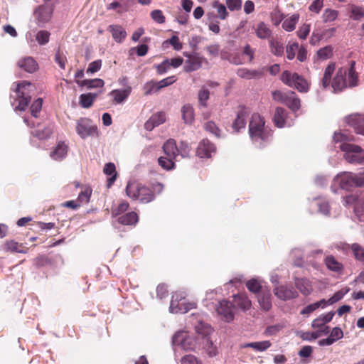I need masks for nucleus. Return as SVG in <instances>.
Returning <instances> with one entry per match:
<instances>
[{
    "label": "nucleus",
    "mask_w": 364,
    "mask_h": 364,
    "mask_svg": "<svg viewBox=\"0 0 364 364\" xmlns=\"http://www.w3.org/2000/svg\"><path fill=\"white\" fill-rule=\"evenodd\" d=\"M15 87L11 94V104L14 111H25L33 97L35 95L36 86L28 81L14 82Z\"/></svg>",
    "instance_id": "obj_1"
},
{
    "label": "nucleus",
    "mask_w": 364,
    "mask_h": 364,
    "mask_svg": "<svg viewBox=\"0 0 364 364\" xmlns=\"http://www.w3.org/2000/svg\"><path fill=\"white\" fill-rule=\"evenodd\" d=\"M355 62L351 60L348 66L340 68L331 81L333 92L337 93L358 85V75L355 70Z\"/></svg>",
    "instance_id": "obj_2"
},
{
    "label": "nucleus",
    "mask_w": 364,
    "mask_h": 364,
    "mask_svg": "<svg viewBox=\"0 0 364 364\" xmlns=\"http://www.w3.org/2000/svg\"><path fill=\"white\" fill-rule=\"evenodd\" d=\"M249 135L255 145L262 146L264 143L271 140L272 132L268 126H265L264 118L259 114L255 113L250 121Z\"/></svg>",
    "instance_id": "obj_3"
},
{
    "label": "nucleus",
    "mask_w": 364,
    "mask_h": 364,
    "mask_svg": "<svg viewBox=\"0 0 364 364\" xmlns=\"http://www.w3.org/2000/svg\"><path fill=\"white\" fill-rule=\"evenodd\" d=\"M126 193L130 198L138 200L143 203H149L154 199V195L151 189L136 182L127 183Z\"/></svg>",
    "instance_id": "obj_4"
},
{
    "label": "nucleus",
    "mask_w": 364,
    "mask_h": 364,
    "mask_svg": "<svg viewBox=\"0 0 364 364\" xmlns=\"http://www.w3.org/2000/svg\"><path fill=\"white\" fill-rule=\"evenodd\" d=\"M343 152L344 159L350 164H364V149L356 144L343 143L339 145Z\"/></svg>",
    "instance_id": "obj_5"
},
{
    "label": "nucleus",
    "mask_w": 364,
    "mask_h": 364,
    "mask_svg": "<svg viewBox=\"0 0 364 364\" xmlns=\"http://www.w3.org/2000/svg\"><path fill=\"white\" fill-rule=\"evenodd\" d=\"M184 292H176L171 296L169 311L172 314H186L189 310L195 309V302H188L186 300Z\"/></svg>",
    "instance_id": "obj_6"
},
{
    "label": "nucleus",
    "mask_w": 364,
    "mask_h": 364,
    "mask_svg": "<svg viewBox=\"0 0 364 364\" xmlns=\"http://www.w3.org/2000/svg\"><path fill=\"white\" fill-rule=\"evenodd\" d=\"M282 81L287 85L296 89L300 92H307L309 89L308 82L296 73L285 70L281 76Z\"/></svg>",
    "instance_id": "obj_7"
},
{
    "label": "nucleus",
    "mask_w": 364,
    "mask_h": 364,
    "mask_svg": "<svg viewBox=\"0 0 364 364\" xmlns=\"http://www.w3.org/2000/svg\"><path fill=\"white\" fill-rule=\"evenodd\" d=\"M172 343L184 350H194L197 344L196 338L183 331H178L173 336Z\"/></svg>",
    "instance_id": "obj_8"
},
{
    "label": "nucleus",
    "mask_w": 364,
    "mask_h": 364,
    "mask_svg": "<svg viewBox=\"0 0 364 364\" xmlns=\"http://www.w3.org/2000/svg\"><path fill=\"white\" fill-rule=\"evenodd\" d=\"M337 187L343 190H349L355 187L353 173L342 172L338 173L333 180V183L331 186V191L333 193H337Z\"/></svg>",
    "instance_id": "obj_9"
},
{
    "label": "nucleus",
    "mask_w": 364,
    "mask_h": 364,
    "mask_svg": "<svg viewBox=\"0 0 364 364\" xmlns=\"http://www.w3.org/2000/svg\"><path fill=\"white\" fill-rule=\"evenodd\" d=\"M97 128L85 117L80 118L76 122V132L82 138L86 139L97 134Z\"/></svg>",
    "instance_id": "obj_10"
},
{
    "label": "nucleus",
    "mask_w": 364,
    "mask_h": 364,
    "mask_svg": "<svg viewBox=\"0 0 364 364\" xmlns=\"http://www.w3.org/2000/svg\"><path fill=\"white\" fill-rule=\"evenodd\" d=\"M53 9L47 5L37 7L33 12V18L39 27H44L51 19Z\"/></svg>",
    "instance_id": "obj_11"
},
{
    "label": "nucleus",
    "mask_w": 364,
    "mask_h": 364,
    "mask_svg": "<svg viewBox=\"0 0 364 364\" xmlns=\"http://www.w3.org/2000/svg\"><path fill=\"white\" fill-rule=\"evenodd\" d=\"M273 121L278 128L289 127L294 124L293 119L289 117L288 112L282 107L276 108Z\"/></svg>",
    "instance_id": "obj_12"
},
{
    "label": "nucleus",
    "mask_w": 364,
    "mask_h": 364,
    "mask_svg": "<svg viewBox=\"0 0 364 364\" xmlns=\"http://www.w3.org/2000/svg\"><path fill=\"white\" fill-rule=\"evenodd\" d=\"M273 292L277 299L284 301L294 299L299 296L292 287L284 284L273 287Z\"/></svg>",
    "instance_id": "obj_13"
},
{
    "label": "nucleus",
    "mask_w": 364,
    "mask_h": 364,
    "mask_svg": "<svg viewBox=\"0 0 364 364\" xmlns=\"http://www.w3.org/2000/svg\"><path fill=\"white\" fill-rule=\"evenodd\" d=\"M234 305L227 301L222 300L216 306V311L218 314L223 316V319L227 322H230L234 319Z\"/></svg>",
    "instance_id": "obj_14"
},
{
    "label": "nucleus",
    "mask_w": 364,
    "mask_h": 364,
    "mask_svg": "<svg viewBox=\"0 0 364 364\" xmlns=\"http://www.w3.org/2000/svg\"><path fill=\"white\" fill-rule=\"evenodd\" d=\"M272 296L270 289L269 287H264L262 291L257 295V301L262 311H269L272 309Z\"/></svg>",
    "instance_id": "obj_15"
},
{
    "label": "nucleus",
    "mask_w": 364,
    "mask_h": 364,
    "mask_svg": "<svg viewBox=\"0 0 364 364\" xmlns=\"http://www.w3.org/2000/svg\"><path fill=\"white\" fill-rule=\"evenodd\" d=\"M216 151L215 146L208 139H203L196 150L197 156L200 158H210Z\"/></svg>",
    "instance_id": "obj_16"
},
{
    "label": "nucleus",
    "mask_w": 364,
    "mask_h": 364,
    "mask_svg": "<svg viewBox=\"0 0 364 364\" xmlns=\"http://www.w3.org/2000/svg\"><path fill=\"white\" fill-rule=\"evenodd\" d=\"M248 114V111L245 108L240 107L238 109L236 118L232 125L234 132H239L240 129L245 128Z\"/></svg>",
    "instance_id": "obj_17"
},
{
    "label": "nucleus",
    "mask_w": 364,
    "mask_h": 364,
    "mask_svg": "<svg viewBox=\"0 0 364 364\" xmlns=\"http://www.w3.org/2000/svg\"><path fill=\"white\" fill-rule=\"evenodd\" d=\"M323 263L327 269L336 274H341L344 269L343 263L332 255H326Z\"/></svg>",
    "instance_id": "obj_18"
},
{
    "label": "nucleus",
    "mask_w": 364,
    "mask_h": 364,
    "mask_svg": "<svg viewBox=\"0 0 364 364\" xmlns=\"http://www.w3.org/2000/svg\"><path fill=\"white\" fill-rule=\"evenodd\" d=\"M68 147L63 141H59L53 151L50 152V156L55 161H61L67 156Z\"/></svg>",
    "instance_id": "obj_19"
},
{
    "label": "nucleus",
    "mask_w": 364,
    "mask_h": 364,
    "mask_svg": "<svg viewBox=\"0 0 364 364\" xmlns=\"http://www.w3.org/2000/svg\"><path fill=\"white\" fill-rule=\"evenodd\" d=\"M234 306H237L238 309L243 311L249 310L252 306L251 300L246 294H238L233 297Z\"/></svg>",
    "instance_id": "obj_20"
},
{
    "label": "nucleus",
    "mask_w": 364,
    "mask_h": 364,
    "mask_svg": "<svg viewBox=\"0 0 364 364\" xmlns=\"http://www.w3.org/2000/svg\"><path fill=\"white\" fill-rule=\"evenodd\" d=\"M284 105L287 106L292 112H295L300 109L301 101L294 92L287 91V95Z\"/></svg>",
    "instance_id": "obj_21"
},
{
    "label": "nucleus",
    "mask_w": 364,
    "mask_h": 364,
    "mask_svg": "<svg viewBox=\"0 0 364 364\" xmlns=\"http://www.w3.org/2000/svg\"><path fill=\"white\" fill-rule=\"evenodd\" d=\"M294 284L299 291L304 296L309 295L313 290L311 282L306 278L295 277Z\"/></svg>",
    "instance_id": "obj_22"
},
{
    "label": "nucleus",
    "mask_w": 364,
    "mask_h": 364,
    "mask_svg": "<svg viewBox=\"0 0 364 364\" xmlns=\"http://www.w3.org/2000/svg\"><path fill=\"white\" fill-rule=\"evenodd\" d=\"M195 325V330L198 335V337L200 336L201 340H204L205 337H209L210 335L213 333L212 327L207 323H205L203 321L198 320ZM200 339V338H198Z\"/></svg>",
    "instance_id": "obj_23"
},
{
    "label": "nucleus",
    "mask_w": 364,
    "mask_h": 364,
    "mask_svg": "<svg viewBox=\"0 0 364 364\" xmlns=\"http://www.w3.org/2000/svg\"><path fill=\"white\" fill-rule=\"evenodd\" d=\"M107 30L112 33V38L117 43H122L127 37L125 29L120 25H110Z\"/></svg>",
    "instance_id": "obj_24"
},
{
    "label": "nucleus",
    "mask_w": 364,
    "mask_h": 364,
    "mask_svg": "<svg viewBox=\"0 0 364 364\" xmlns=\"http://www.w3.org/2000/svg\"><path fill=\"white\" fill-rule=\"evenodd\" d=\"M346 122L352 127L355 132L357 131L364 124V115L360 114H353L346 117Z\"/></svg>",
    "instance_id": "obj_25"
},
{
    "label": "nucleus",
    "mask_w": 364,
    "mask_h": 364,
    "mask_svg": "<svg viewBox=\"0 0 364 364\" xmlns=\"http://www.w3.org/2000/svg\"><path fill=\"white\" fill-rule=\"evenodd\" d=\"M308 200L311 203L314 202L316 203V205L318 206V213L323 215L324 216H330V205L326 199L320 198H309Z\"/></svg>",
    "instance_id": "obj_26"
},
{
    "label": "nucleus",
    "mask_w": 364,
    "mask_h": 364,
    "mask_svg": "<svg viewBox=\"0 0 364 364\" xmlns=\"http://www.w3.org/2000/svg\"><path fill=\"white\" fill-rule=\"evenodd\" d=\"M18 66L28 73H32L38 69V63L32 57H25L18 63Z\"/></svg>",
    "instance_id": "obj_27"
},
{
    "label": "nucleus",
    "mask_w": 364,
    "mask_h": 364,
    "mask_svg": "<svg viewBox=\"0 0 364 364\" xmlns=\"http://www.w3.org/2000/svg\"><path fill=\"white\" fill-rule=\"evenodd\" d=\"M163 150L168 157H172L175 161H178V146L174 139H170L167 140L163 146Z\"/></svg>",
    "instance_id": "obj_28"
},
{
    "label": "nucleus",
    "mask_w": 364,
    "mask_h": 364,
    "mask_svg": "<svg viewBox=\"0 0 364 364\" xmlns=\"http://www.w3.org/2000/svg\"><path fill=\"white\" fill-rule=\"evenodd\" d=\"M202 66V58L198 54L192 57L191 59H187L185 62L184 70L187 73H191L198 70Z\"/></svg>",
    "instance_id": "obj_29"
},
{
    "label": "nucleus",
    "mask_w": 364,
    "mask_h": 364,
    "mask_svg": "<svg viewBox=\"0 0 364 364\" xmlns=\"http://www.w3.org/2000/svg\"><path fill=\"white\" fill-rule=\"evenodd\" d=\"M103 172L105 175L109 176L107 178V187L109 188L117 179V173L114 164L112 162L107 163L104 166Z\"/></svg>",
    "instance_id": "obj_30"
},
{
    "label": "nucleus",
    "mask_w": 364,
    "mask_h": 364,
    "mask_svg": "<svg viewBox=\"0 0 364 364\" xmlns=\"http://www.w3.org/2000/svg\"><path fill=\"white\" fill-rule=\"evenodd\" d=\"M255 33L260 39H270L272 32L264 22H259L255 28Z\"/></svg>",
    "instance_id": "obj_31"
},
{
    "label": "nucleus",
    "mask_w": 364,
    "mask_h": 364,
    "mask_svg": "<svg viewBox=\"0 0 364 364\" xmlns=\"http://www.w3.org/2000/svg\"><path fill=\"white\" fill-rule=\"evenodd\" d=\"M132 88L130 86H127L123 90H114L110 92V95L113 97V99L116 103L123 102L129 95Z\"/></svg>",
    "instance_id": "obj_32"
},
{
    "label": "nucleus",
    "mask_w": 364,
    "mask_h": 364,
    "mask_svg": "<svg viewBox=\"0 0 364 364\" xmlns=\"http://www.w3.org/2000/svg\"><path fill=\"white\" fill-rule=\"evenodd\" d=\"M202 348L209 357H214L218 353L217 345L213 343L210 336L205 337L204 340H202Z\"/></svg>",
    "instance_id": "obj_33"
},
{
    "label": "nucleus",
    "mask_w": 364,
    "mask_h": 364,
    "mask_svg": "<svg viewBox=\"0 0 364 364\" xmlns=\"http://www.w3.org/2000/svg\"><path fill=\"white\" fill-rule=\"evenodd\" d=\"M76 83L80 87H86L87 89L102 87L105 85L104 80L100 78L91 80H76Z\"/></svg>",
    "instance_id": "obj_34"
},
{
    "label": "nucleus",
    "mask_w": 364,
    "mask_h": 364,
    "mask_svg": "<svg viewBox=\"0 0 364 364\" xmlns=\"http://www.w3.org/2000/svg\"><path fill=\"white\" fill-rule=\"evenodd\" d=\"M52 132L53 129L50 126H41L37 129L32 131L31 134L38 139L43 140L49 138Z\"/></svg>",
    "instance_id": "obj_35"
},
{
    "label": "nucleus",
    "mask_w": 364,
    "mask_h": 364,
    "mask_svg": "<svg viewBox=\"0 0 364 364\" xmlns=\"http://www.w3.org/2000/svg\"><path fill=\"white\" fill-rule=\"evenodd\" d=\"M237 75L242 78L254 79L262 75V72L257 70H249L247 68H240L237 71Z\"/></svg>",
    "instance_id": "obj_36"
},
{
    "label": "nucleus",
    "mask_w": 364,
    "mask_h": 364,
    "mask_svg": "<svg viewBox=\"0 0 364 364\" xmlns=\"http://www.w3.org/2000/svg\"><path fill=\"white\" fill-rule=\"evenodd\" d=\"M182 118L186 124H191L194 120V111L193 107L185 105L181 108Z\"/></svg>",
    "instance_id": "obj_37"
},
{
    "label": "nucleus",
    "mask_w": 364,
    "mask_h": 364,
    "mask_svg": "<svg viewBox=\"0 0 364 364\" xmlns=\"http://www.w3.org/2000/svg\"><path fill=\"white\" fill-rule=\"evenodd\" d=\"M119 223L124 225H135L138 222V215L134 212L128 213L118 218Z\"/></svg>",
    "instance_id": "obj_38"
},
{
    "label": "nucleus",
    "mask_w": 364,
    "mask_h": 364,
    "mask_svg": "<svg viewBox=\"0 0 364 364\" xmlns=\"http://www.w3.org/2000/svg\"><path fill=\"white\" fill-rule=\"evenodd\" d=\"M97 95L98 93L92 92L80 95L79 101L80 106L83 108H89L92 106L94 100Z\"/></svg>",
    "instance_id": "obj_39"
},
{
    "label": "nucleus",
    "mask_w": 364,
    "mask_h": 364,
    "mask_svg": "<svg viewBox=\"0 0 364 364\" xmlns=\"http://www.w3.org/2000/svg\"><path fill=\"white\" fill-rule=\"evenodd\" d=\"M299 19V15L294 14L289 18L285 19L282 23V28L288 32H291L295 29L296 25Z\"/></svg>",
    "instance_id": "obj_40"
},
{
    "label": "nucleus",
    "mask_w": 364,
    "mask_h": 364,
    "mask_svg": "<svg viewBox=\"0 0 364 364\" xmlns=\"http://www.w3.org/2000/svg\"><path fill=\"white\" fill-rule=\"evenodd\" d=\"M335 70V64H329L325 69L323 77L321 80V86L326 89L327 88L331 82V76Z\"/></svg>",
    "instance_id": "obj_41"
},
{
    "label": "nucleus",
    "mask_w": 364,
    "mask_h": 364,
    "mask_svg": "<svg viewBox=\"0 0 364 364\" xmlns=\"http://www.w3.org/2000/svg\"><path fill=\"white\" fill-rule=\"evenodd\" d=\"M247 289L254 294H259L263 289L261 281L258 279L252 278L246 282Z\"/></svg>",
    "instance_id": "obj_42"
},
{
    "label": "nucleus",
    "mask_w": 364,
    "mask_h": 364,
    "mask_svg": "<svg viewBox=\"0 0 364 364\" xmlns=\"http://www.w3.org/2000/svg\"><path fill=\"white\" fill-rule=\"evenodd\" d=\"M175 160L172 157L161 156L158 159L159 165L166 171H171L175 168L176 165L173 162Z\"/></svg>",
    "instance_id": "obj_43"
},
{
    "label": "nucleus",
    "mask_w": 364,
    "mask_h": 364,
    "mask_svg": "<svg viewBox=\"0 0 364 364\" xmlns=\"http://www.w3.org/2000/svg\"><path fill=\"white\" fill-rule=\"evenodd\" d=\"M271 52L277 56H282L284 53L283 44L274 39L269 41Z\"/></svg>",
    "instance_id": "obj_44"
},
{
    "label": "nucleus",
    "mask_w": 364,
    "mask_h": 364,
    "mask_svg": "<svg viewBox=\"0 0 364 364\" xmlns=\"http://www.w3.org/2000/svg\"><path fill=\"white\" fill-rule=\"evenodd\" d=\"M210 97V92L205 87H202L198 94L199 106L202 107H207V101Z\"/></svg>",
    "instance_id": "obj_45"
},
{
    "label": "nucleus",
    "mask_w": 364,
    "mask_h": 364,
    "mask_svg": "<svg viewBox=\"0 0 364 364\" xmlns=\"http://www.w3.org/2000/svg\"><path fill=\"white\" fill-rule=\"evenodd\" d=\"M20 245L14 240L7 241L2 247V250L5 252H14L19 253H24L25 252L20 249Z\"/></svg>",
    "instance_id": "obj_46"
},
{
    "label": "nucleus",
    "mask_w": 364,
    "mask_h": 364,
    "mask_svg": "<svg viewBox=\"0 0 364 364\" xmlns=\"http://www.w3.org/2000/svg\"><path fill=\"white\" fill-rule=\"evenodd\" d=\"M350 249L355 259L360 262H364V247L358 243L351 245Z\"/></svg>",
    "instance_id": "obj_47"
},
{
    "label": "nucleus",
    "mask_w": 364,
    "mask_h": 364,
    "mask_svg": "<svg viewBox=\"0 0 364 364\" xmlns=\"http://www.w3.org/2000/svg\"><path fill=\"white\" fill-rule=\"evenodd\" d=\"M350 14V17L353 20L359 21L364 17V9L356 5H351Z\"/></svg>",
    "instance_id": "obj_48"
},
{
    "label": "nucleus",
    "mask_w": 364,
    "mask_h": 364,
    "mask_svg": "<svg viewBox=\"0 0 364 364\" xmlns=\"http://www.w3.org/2000/svg\"><path fill=\"white\" fill-rule=\"evenodd\" d=\"M338 15V11L331 9H326L324 10L322 15L323 21L325 23L333 21L336 19Z\"/></svg>",
    "instance_id": "obj_49"
},
{
    "label": "nucleus",
    "mask_w": 364,
    "mask_h": 364,
    "mask_svg": "<svg viewBox=\"0 0 364 364\" xmlns=\"http://www.w3.org/2000/svg\"><path fill=\"white\" fill-rule=\"evenodd\" d=\"M191 147L185 141H181L179 146H178V157L179 156L181 158H188L190 156Z\"/></svg>",
    "instance_id": "obj_50"
},
{
    "label": "nucleus",
    "mask_w": 364,
    "mask_h": 364,
    "mask_svg": "<svg viewBox=\"0 0 364 364\" xmlns=\"http://www.w3.org/2000/svg\"><path fill=\"white\" fill-rule=\"evenodd\" d=\"M50 33L47 31L41 30L39 31L36 35V40L39 45H46L49 42Z\"/></svg>",
    "instance_id": "obj_51"
},
{
    "label": "nucleus",
    "mask_w": 364,
    "mask_h": 364,
    "mask_svg": "<svg viewBox=\"0 0 364 364\" xmlns=\"http://www.w3.org/2000/svg\"><path fill=\"white\" fill-rule=\"evenodd\" d=\"M333 140L335 143H341V145L343 143H349V141L352 140V138L341 132H335Z\"/></svg>",
    "instance_id": "obj_52"
},
{
    "label": "nucleus",
    "mask_w": 364,
    "mask_h": 364,
    "mask_svg": "<svg viewBox=\"0 0 364 364\" xmlns=\"http://www.w3.org/2000/svg\"><path fill=\"white\" fill-rule=\"evenodd\" d=\"M333 53V48L331 46H327L324 48L319 49L317 51V56L321 60H326L331 57Z\"/></svg>",
    "instance_id": "obj_53"
},
{
    "label": "nucleus",
    "mask_w": 364,
    "mask_h": 364,
    "mask_svg": "<svg viewBox=\"0 0 364 364\" xmlns=\"http://www.w3.org/2000/svg\"><path fill=\"white\" fill-rule=\"evenodd\" d=\"M92 194V189L90 187H86L82 191L77 198L78 203H87L89 202Z\"/></svg>",
    "instance_id": "obj_54"
},
{
    "label": "nucleus",
    "mask_w": 364,
    "mask_h": 364,
    "mask_svg": "<svg viewBox=\"0 0 364 364\" xmlns=\"http://www.w3.org/2000/svg\"><path fill=\"white\" fill-rule=\"evenodd\" d=\"M213 6L217 9L219 18L224 20L227 18L228 12L227 11L226 7L220 4L218 1H215Z\"/></svg>",
    "instance_id": "obj_55"
},
{
    "label": "nucleus",
    "mask_w": 364,
    "mask_h": 364,
    "mask_svg": "<svg viewBox=\"0 0 364 364\" xmlns=\"http://www.w3.org/2000/svg\"><path fill=\"white\" fill-rule=\"evenodd\" d=\"M43 100L41 98H38L35 100L31 106V112L32 116L34 117H38V114L41 112L42 108Z\"/></svg>",
    "instance_id": "obj_56"
},
{
    "label": "nucleus",
    "mask_w": 364,
    "mask_h": 364,
    "mask_svg": "<svg viewBox=\"0 0 364 364\" xmlns=\"http://www.w3.org/2000/svg\"><path fill=\"white\" fill-rule=\"evenodd\" d=\"M181 364H203L201 360L193 355H186L181 359Z\"/></svg>",
    "instance_id": "obj_57"
},
{
    "label": "nucleus",
    "mask_w": 364,
    "mask_h": 364,
    "mask_svg": "<svg viewBox=\"0 0 364 364\" xmlns=\"http://www.w3.org/2000/svg\"><path fill=\"white\" fill-rule=\"evenodd\" d=\"M102 67V60H96L92 63H90L88 65V68L86 70L87 74H94L99 71Z\"/></svg>",
    "instance_id": "obj_58"
},
{
    "label": "nucleus",
    "mask_w": 364,
    "mask_h": 364,
    "mask_svg": "<svg viewBox=\"0 0 364 364\" xmlns=\"http://www.w3.org/2000/svg\"><path fill=\"white\" fill-rule=\"evenodd\" d=\"M204 127L207 132H209L214 136L217 137L220 136V129L218 128L215 122L209 121L205 124Z\"/></svg>",
    "instance_id": "obj_59"
},
{
    "label": "nucleus",
    "mask_w": 364,
    "mask_h": 364,
    "mask_svg": "<svg viewBox=\"0 0 364 364\" xmlns=\"http://www.w3.org/2000/svg\"><path fill=\"white\" fill-rule=\"evenodd\" d=\"M298 49L299 44L297 43H293L292 44L287 46L286 49L287 58L289 60L294 59Z\"/></svg>",
    "instance_id": "obj_60"
},
{
    "label": "nucleus",
    "mask_w": 364,
    "mask_h": 364,
    "mask_svg": "<svg viewBox=\"0 0 364 364\" xmlns=\"http://www.w3.org/2000/svg\"><path fill=\"white\" fill-rule=\"evenodd\" d=\"M151 18L158 23H164L165 22V16L161 10L156 9L151 12Z\"/></svg>",
    "instance_id": "obj_61"
},
{
    "label": "nucleus",
    "mask_w": 364,
    "mask_h": 364,
    "mask_svg": "<svg viewBox=\"0 0 364 364\" xmlns=\"http://www.w3.org/2000/svg\"><path fill=\"white\" fill-rule=\"evenodd\" d=\"M176 80L175 76H170L156 82V90H161L165 87L172 85Z\"/></svg>",
    "instance_id": "obj_62"
},
{
    "label": "nucleus",
    "mask_w": 364,
    "mask_h": 364,
    "mask_svg": "<svg viewBox=\"0 0 364 364\" xmlns=\"http://www.w3.org/2000/svg\"><path fill=\"white\" fill-rule=\"evenodd\" d=\"M271 343L269 341H263L255 342L253 349L256 351L262 352L268 349L271 346Z\"/></svg>",
    "instance_id": "obj_63"
},
{
    "label": "nucleus",
    "mask_w": 364,
    "mask_h": 364,
    "mask_svg": "<svg viewBox=\"0 0 364 364\" xmlns=\"http://www.w3.org/2000/svg\"><path fill=\"white\" fill-rule=\"evenodd\" d=\"M156 297L159 299H163L166 297L168 295V289L167 286L164 284H160L156 287Z\"/></svg>",
    "instance_id": "obj_64"
}]
</instances>
